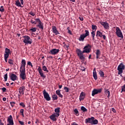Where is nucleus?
Instances as JSON below:
<instances>
[{
	"label": "nucleus",
	"mask_w": 125,
	"mask_h": 125,
	"mask_svg": "<svg viewBox=\"0 0 125 125\" xmlns=\"http://www.w3.org/2000/svg\"><path fill=\"white\" fill-rule=\"evenodd\" d=\"M78 56L80 58L81 60H84L85 58L83 56V53H89L91 51V45L87 44L84 48L83 51L80 49L76 50Z\"/></svg>",
	"instance_id": "1"
},
{
	"label": "nucleus",
	"mask_w": 125,
	"mask_h": 125,
	"mask_svg": "<svg viewBox=\"0 0 125 125\" xmlns=\"http://www.w3.org/2000/svg\"><path fill=\"white\" fill-rule=\"evenodd\" d=\"M85 124H91V125H98V120L95 119L94 117H91V118H88L87 119L85 120Z\"/></svg>",
	"instance_id": "2"
},
{
	"label": "nucleus",
	"mask_w": 125,
	"mask_h": 125,
	"mask_svg": "<svg viewBox=\"0 0 125 125\" xmlns=\"http://www.w3.org/2000/svg\"><path fill=\"white\" fill-rule=\"evenodd\" d=\"M22 38H23L24 39L23 41L24 43H25L26 44H32V43L33 42V40L29 36H23Z\"/></svg>",
	"instance_id": "3"
},
{
	"label": "nucleus",
	"mask_w": 125,
	"mask_h": 125,
	"mask_svg": "<svg viewBox=\"0 0 125 125\" xmlns=\"http://www.w3.org/2000/svg\"><path fill=\"white\" fill-rule=\"evenodd\" d=\"M117 70L118 71V75L123 74L124 70H125V65L123 63H120L118 66Z\"/></svg>",
	"instance_id": "4"
},
{
	"label": "nucleus",
	"mask_w": 125,
	"mask_h": 125,
	"mask_svg": "<svg viewBox=\"0 0 125 125\" xmlns=\"http://www.w3.org/2000/svg\"><path fill=\"white\" fill-rule=\"evenodd\" d=\"M116 34L118 38H121V39H124V35H123V32L122 30L119 27H116Z\"/></svg>",
	"instance_id": "5"
},
{
	"label": "nucleus",
	"mask_w": 125,
	"mask_h": 125,
	"mask_svg": "<svg viewBox=\"0 0 125 125\" xmlns=\"http://www.w3.org/2000/svg\"><path fill=\"white\" fill-rule=\"evenodd\" d=\"M43 95L44 96V98L45 99L46 101H50V100H51V98H50L49 94L46 92L45 90H44L43 91Z\"/></svg>",
	"instance_id": "6"
},
{
	"label": "nucleus",
	"mask_w": 125,
	"mask_h": 125,
	"mask_svg": "<svg viewBox=\"0 0 125 125\" xmlns=\"http://www.w3.org/2000/svg\"><path fill=\"white\" fill-rule=\"evenodd\" d=\"M102 90V88L94 89L92 91V96H95L96 94H98V93H101Z\"/></svg>",
	"instance_id": "7"
},
{
	"label": "nucleus",
	"mask_w": 125,
	"mask_h": 125,
	"mask_svg": "<svg viewBox=\"0 0 125 125\" xmlns=\"http://www.w3.org/2000/svg\"><path fill=\"white\" fill-rule=\"evenodd\" d=\"M101 25L103 26V27L106 30H108L109 29V23L107 22V21L104 22V21H101L100 22Z\"/></svg>",
	"instance_id": "8"
},
{
	"label": "nucleus",
	"mask_w": 125,
	"mask_h": 125,
	"mask_svg": "<svg viewBox=\"0 0 125 125\" xmlns=\"http://www.w3.org/2000/svg\"><path fill=\"white\" fill-rule=\"evenodd\" d=\"M37 22L38 24L37 25V27H39V29H41L42 31H43V23L41 21V20H38Z\"/></svg>",
	"instance_id": "9"
},
{
	"label": "nucleus",
	"mask_w": 125,
	"mask_h": 125,
	"mask_svg": "<svg viewBox=\"0 0 125 125\" xmlns=\"http://www.w3.org/2000/svg\"><path fill=\"white\" fill-rule=\"evenodd\" d=\"M38 71H39V73L41 77H42L43 79H45L46 76L43 74V71H42V67H41V66L39 67V68L38 69Z\"/></svg>",
	"instance_id": "10"
},
{
	"label": "nucleus",
	"mask_w": 125,
	"mask_h": 125,
	"mask_svg": "<svg viewBox=\"0 0 125 125\" xmlns=\"http://www.w3.org/2000/svg\"><path fill=\"white\" fill-rule=\"evenodd\" d=\"M58 117L59 116H57V115L55 114V113H54L52 115L50 116L49 118L52 121H53V122H56L57 121V118H58Z\"/></svg>",
	"instance_id": "11"
},
{
	"label": "nucleus",
	"mask_w": 125,
	"mask_h": 125,
	"mask_svg": "<svg viewBox=\"0 0 125 125\" xmlns=\"http://www.w3.org/2000/svg\"><path fill=\"white\" fill-rule=\"evenodd\" d=\"M57 53H59V49H53L49 52V54H52V55H55Z\"/></svg>",
	"instance_id": "12"
},
{
	"label": "nucleus",
	"mask_w": 125,
	"mask_h": 125,
	"mask_svg": "<svg viewBox=\"0 0 125 125\" xmlns=\"http://www.w3.org/2000/svg\"><path fill=\"white\" fill-rule=\"evenodd\" d=\"M20 78L21 79L22 81L27 79V75H26V72H22L20 74Z\"/></svg>",
	"instance_id": "13"
},
{
	"label": "nucleus",
	"mask_w": 125,
	"mask_h": 125,
	"mask_svg": "<svg viewBox=\"0 0 125 125\" xmlns=\"http://www.w3.org/2000/svg\"><path fill=\"white\" fill-rule=\"evenodd\" d=\"M9 54H11L10 49L7 48H5V54L4 55V57H9Z\"/></svg>",
	"instance_id": "14"
},
{
	"label": "nucleus",
	"mask_w": 125,
	"mask_h": 125,
	"mask_svg": "<svg viewBox=\"0 0 125 125\" xmlns=\"http://www.w3.org/2000/svg\"><path fill=\"white\" fill-rule=\"evenodd\" d=\"M10 78L11 80V81H17V80H18V78L17 77V76L16 75L11 73V75H10Z\"/></svg>",
	"instance_id": "15"
},
{
	"label": "nucleus",
	"mask_w": 125,
	"mask_h": 125,
	"mask_svg": "<svg viewBox=\"0 0 125 125\" xmlns=\"http://www.w3.org/2000/svg\"><path fill=\"white\" fill-rule=\"evenodd\" d=\"M7 122L10 124V125H14V123L13 122V118L12 115H10L8 118Z\"/></svg>",
	"instance_id": "16"
},
{
	"label": "nucleus",
	"mask_w": 125,
	"mask_h": 125,
	"mask_svg": "<svg viewBox=\"0 0 125 125\" xmlns=\"http://www.w3.org/2000/svg\"><path fill=\"white\" fill-rule=\"evenodd\" d=\"M52 32L53 34H55V35H59V32L58 30H57V28H56V26H52Z\"/></svg>",
	"instance_id": "17"
},
{
	"label": "nucleus",
	"mask_w": 125,
	"mask_h": 125,
	"mask_svg": "<svg viewBox=\"0 0 125 125\" xmlns=\"http://www.w3.org/2000/svg\"><path fill=\"white\" fill-rule=\"evenodd\" d=\"M24 91H25V86H22L20 87L19 89V92L20 94H24Z\"/></svg>",
	"instance_id": "18"
},
{
	"label": "nucleus",
	"mask_w": 125,
	"mask_h": 125,
	"mask_svg": "<svg viewBox=\"0 0 125 125\" xmlns=\"http://www.w3.org/2000/svg\"><path fill=\"white\" fill-rule=\"evenodd\" d=\"M55 114L57 116H60V107H57L55 109Z\"/></svg>",
	"instance_id": "19"
},
{
	"label": "nucleus",
	"mask_w": 125,
	"mask_h": 125,
	"mask_svg": "<svg viewBox=\"0 0 125 125\" xmlns=\"http://www.w3.org/2000/svg\"><path fill=\"white\" fill-rule=\"evenodd\" d=\"M93 77L95 81L97 80V73H96V69L94 68L93 72Z\"/></svg>",
	"instance_id": "20"
},
{
	"label": "nucleus",
	"mask_w": 125,
	"mask_h": 125,
	"mask_svg": "<svg viewBox=\"0 0 125 125\" xmlns=\"http://www.w3.org/2000/svg\"><path fill=\"white\" fill-rule=\"evenodd\" d=\"M96 59H100V55H101V53H100V50L97 49L96 50Z\"/></svg>",
	"instance_id": "21"
},
{
	"label": "nucleus",
	"mask_w": 125,
	"mask_h": 125,
	"mask_svg": "<svg viewBox=\"0 0 125 125\" xmlns=\"http://www.w3.org/2000/svg\"><path fill=\"white\" fill-rule=\"evenodd\" d=\"M84 99V93L82 92L80 95L79 100L80 101H82V100H83Z\"/></svg>",
	"instance_id": "22"
},
{
	"label": "nucleus",
	"mask_w": 125,
	"mask_h": 125,
	"mask_svg": "<svg viewBox=\"0 0 125 125\" xmlns=\"http://www.w3.org/2000/svg\"><path fill=\"white\" fill-rule=\"evenodd\" d=\"M85 38L86 37L83 34H81L79 38V41H80V42H83Z\"/></svg>",
	"instance_id": "23"
},
{
	"label": "nucleus",
	"mask_w": 125,
	"mask_h": 125,
	"mask_svg": "<svg viewBox=\"0 0 125 125\" xmlns=\"http://www.w3.org/2000/svg\"><path fill=\"white\" fill-rule=\"evenodd\" d=\"M39 20H40L39 18L35 19L34 20H31V21H30V23H31V24H34V25H36V24L38 23V21H39Z\"/></svg>",
	"instance_id": "24"
},
{
	"label": "nucleus",
	"mask_w": 125,
	"mask_h": 125,
	"mask_svg": "<svg viewBox=\"0 0 125 125\" xmlns=\"http://www.w3.org/2000/svg\"><path fill=\"white\" fill-rule=\"evenodd\" d=\"M25 68V66H21L20 67V73H26V69Z\"/></svg>",
	"instance_id": "25"
},
{
	"label": "nucleus",
	"mask_w": 125,
	"mask_h": 125,
	"mask_svg": "<svg viewBox=\"0 0 125 125\" xmlns=\"http://www.w3.org/2000/svg\"><path fill=\"white\" fill-rule=\"evenodd\" d=\"M60 91H61L60 90H57L56 91V94H57V95H58L59 97H60L61 98H63V95L61 94Z\"/></svg>",
	"instance_id": "26"
},
{
	"label": "nucleus",
	"mask_w": 125,
	"mask_h": 125,
	"mask_svg": "<svg viewBox=\"0 0 125 125\" xmlns=\"http://www.w3.org/2000/svg\"><path fill=\"white\" fill-rule=\"evenodd\" d=\"M15 4H16L17 6H19L20 7H24V6L21 5V3H20V1H19V0H17Z\"/></svg>",
	"instance_id": "27"
},
{
	"label": "nucleus",
	"mask_w": 125,
	"mask_h": 125,
	"mask_svg": "<svg viewBox=\"0 0 125 125\" xmlns=\"http://www.w3.org/2000/svg\"><path fill=\"white\" fill-rule=\"evenodd\" d=\"M103 36V34L102 32L99 31H98L97 32L96 37H100V38H102Z\"/></svg>",
	"instance_id": "28"
},
{
	"label": "nucleus",
	"mask_w": 125,
	"mask_h": 125,
	"mask_svg": "<svg viewBox=\"0 0 125 125\" xmlns=\"http://www.w3.org/2000/svg\"><path fill=\"white\" fill-rule=\"evenodd\" d=\"M22 67H26V60H22L21 66Z\"/></svg>",
	"instance_id": "29"
},
{
	"label": "nucleus",
	"mask_w": 125,
	"mask_h": 125,
	"mask_svg": "<svg viewBox=\"0 0 125 125\" xmlns=\"http://www.w3.org/2000/svg\"><path fill=\"white\" fill-rule=\"evenodd\" d=\"M42 70L44 71V72H46V73H48V72H49V71H48V70L47 69V67H46V66L45 65H43L42 67Z\"/></svg>",
	"instance_id": "30"
},
{
	"label": "nucleus",
	"mask_w": 125,
	"mask_h": 125,
	"mask_svg": "<svg viewBox=\"0 0 125 125\" xmlns=\"http://www.w3.org/2000/svg\"><path fill=\"white\" fill-rule=\"evenodd\" d=\"M99 74L100 77H101V78H104V72H103L101 70H100L99 71Z\"/></svg>",
	"instance_id": "31"
},
{
	"label": "nucleus",
	"mask_w": 125,
	"mask_h": 125,
	"mask_svg": "<svg viewBox=\"0 0 125 125\" xmlns=\"http://www.w3.org/2000/svg\"><path fill=\"white\" fill-rule=\"evenodd\" d=\"M52 98H53V100H57V99H58V96H57L56 94H54V95H52Z\"/></svg>",
	"instance_id": "32"
},
{
	"label": "nucleus",
	"mask_w": 125,
	"mask_h": 125,
	"mask_svg": "<svg viewBox=\"0 0 125 125\" xmlns=\"http://www.w3.org/2000/svg\"><path fill=\"white\" fill-rule=\"evenodd\" d=\"M83 35L86 38V37H88L89 36V31L88 30H85V34H83Z\"/></svg>",
	"instance_id": "33"
},
{
	"label": "nucleus",
	"mask_w": 125,
	"mask_h": 125,
	"mask_svg": "<svg viewBox=\"0 0 125 125\" xmlns=\"http://www.w3.org/2000/svg\"><path fill=\"white\" fill-rule=\"evenodd\" d=\"M104 93L105 94H106V95H107V97L108 98H109L110 97V91L108 90H106L104 91Z\"/></svg>",
	"instance_id": "34"
},
{
	"label": "nucleus",
	"mask_w": 125,
	"mask_h": 125,
	"mask_svg": "<svg viewBox=\"0 0 125 125\" xmlns=\"http://www.w3.org/2000/svg\"><path fill=\"white\" fill-rule=\"evenodd\" d=\"M82 111H83V112L84 113L85 112H87V109L84 107V106H82L81 108Z\"/></svg>",
	"instance_id": "35"
},
{
	"label": "nucleus",
	"mask_w": 125,
	"mask_h": 125,
	"mask_svg": "<svg viewBox=\"0 0 125 125\" xmlns=\"http://www.w3.org/2000/svg\"><path fill=\"white\" fill-rule=\"evenodd\" d=\"M74 112L76 116H79L80 115V113H79V110H78L77 109H75Z\"/></svg>",
	"instance_id": "36"
},
{
	"label": "nucleus",
	"mask_w": 125,
	"mask_h": 125,
	"mask_svg": "<svg viewBox=\"0 0 125 125\" xmlns=\"http://www.w3.org/2000/svg\"><path fill=\"white\" fill-rule=\"evenodd\" d=\"M30 31H31L32 32H36L37 31V28L34 27V28H31L30 29Z\"/></svg>",
	"instance_id": "37"
},
{
	"label": "nucleus",
	"mask_w": 125,
	"mask_h": 125,
	"mask_svg": "<svg viewBox=\"0 0 125 125\" xmlns=\"http://www.w3.org/2000/svg\"><path fill=\"white\" fill-rule=\"evenodd\" d=\"M63 89L65 90V92H68L69 90H70V88H68V87L64 86Z\"/></svg>",
	"instance_id": "38"
},
{
	"label": "nucleus",
	"mask_w": 125,
	"mask_h": 125,
	"mask_svg": "<svg viewBox=\"0 0 125 125\" xmlns=\"http://www.w3.org/2000/svg\"><path fill=\"white\" fill-rule=\"evenodd\" d=\"M10 104L12 107H14V106L15 105V104H16V103L14 102H11L10 103Z\"/></svg>",
	"instance_id": "39"
},
{
	"label": "nucleus",
	"mask_w": 125,
	"mask_h": 125,
	"mask_svg": "<svg viewBox=\"0 0 125 125\" xmlns=\"http://www.w3.org/2000/svg\"><path fill=\"white\" fill-rule=\"evenodd\" d=\"M7 76H8L7 73H6L4 76V79L5 80V82L7 81V78H8Z\"/></svg>",
	"instance_id": "40"
},
{
	"label": "nucleus",
	"mask_w": 125,
	"mask_h": 125,
	"mask_svg": "<svg viewBox=\"0 0 125 125\" xmlns=\"http://www.w3.org/2000/svg\"><path fill=\"white\" fill-rule=\"evenodd\" d=\"M96 29H97V26L92 24V30H96Z\"/></svg>",
	"instance_id": "41"
},
{
	"label": "nucleus",
	"mask_w": 125,
	"mask_h": 125,
	"mask_svg": "<svg viewBox=\"0 0 125 125\" xmlns=\"http://www.w3.org/2000/svg\"><path fill=\"white\" fill-rule=\"evenodd\" d=\"M20 113H21L22 116L23 117V118H24V109H21L20 110Z\"/></svg>",
	"instance_id": "42"
},
{
	"label": "nucleus",
	"mask_w": 125,
	"mask_h": 125,
	"mask_svg": "<svg viewBox=\"0 0 125 125\" xmlns=\"http://www.w3.org/2000/svg\"><path fill=\"white\" fill-rule=\"evenodd\" d=\"M8 63L11 65H13V61L11 59H9L8 61Z\"/></svg>",
	"instance_id": "43"
},
{
	"label": "nucleus",
	"mask_w": 125,
	"mask_h": 125,
	"mask_svg": "<svg viewBox=\"0 0 125 125\" xmlns=\"http://www.w3.org/2000/svg\"><path fill=\"white\" fill-rule=\"evenodd\" d=\"M122 91L121 92H123V91L125 92V84H124L123 86H122Z\"/></svg>",
	"instance_id": "44"
},
{
	"label": "nucleus",
	"mask_w": 125,
	"mask_h": 125,
	"mask_svg": "<svg viewBox=\"0 0 125 125\" xmlns=\"http://www.w3.org/2000/svg\"><path fill=\"white\" fill-rule=\"evenodd\" d=\"M0 11L1 12H3L4 11V8H3V6H1L0 8Z\"/></svg>",
	"instance_id": "45"
},
{
	"label": "nucleus",
	"mask_w": 125,
	"mask_h": 125,
	"mask_svg": "<svg viewBox=\"0 0 125 125\" xmlns=\"http://www.w3.org/2000/svg\"><path fill=\"white\" fill-rule=\"evenodd\" d=\"M20 106H21L22 107H23V108H25V107H26V105H25V104H24V103H21L20 104Z\"/></svg>",
	"instance_id": "46"
},
{
	"label": "nucleus",
	"mask_w": 125,
	"mask_h": 125,
	"mask_svg": "<svg viewBox=\"0 0 125 125\" xmlns=\"http://www.w3.org/2000/svg\"><path fill=\"white\" fill-rule=\"evenodd\" d=\"M81 70H82V72H85V69L86 68H84L83 66H81Z\"/></svg>",
	"instance_id": "47"
},
{
	"label": "nucleus",
	"mask_w": 125,
	"mask_h": 125,
	"mask_svg": "<svg viewBox=\"0 0 125 125\" xmlns=\"http://www.w3.org/2000/svg\"><path fill=\"white\" fill-rule=\"evenodd\" d=\"M92 37H95V32L94 31H92L91 32Z\"/></svg>",
	"instance_id": "48"
},
{
	"label": "nucleus",
	"mask_w": 125,
	"mask_h": 125,
	"mask_svg": "<svg viewBox=\"0 0 125 125\" xmlns=\"http://www.w3.org/2000/svg\"><path fill=\"white\" fill-rule=\"evenodd\" d=\"M29 14H30V15H32V16H35V13H33V12H30L29 13Z\"/></svg>",
	"instance_id": "49"
},
{
	"label": "nucleus",
	"mask_w": 125,
	"mask_h": 125,
	"mask_svg": "<svg viewBox=\"0 0 125 125\" xmlns=\"http://www.w3.org/2000/svg\"><path fill=\"white\" fill-rule=\"evenodd\" d=\"M2 90L3 92H5V91H6V88H5V87L2 88Z\"/></svg>",
	"instance_id": "50"
},
{
	"label": "nucleus",
	"mask_w": 125,
	"mask_h": 125,
	"mask_svg": "<svg viewBox=\"0 0 125 125\" xmlns=\"http://www.w3.org/2000/svg\"><path fill=\"white\" fill-rule=\"evenodd\" d=\"M19 124H20V125H24V122L21 121H19Z\"/></svg>",
	"instance_id": "51"
},
{
	"label": "nucleus",
	"mask_w": 125,
	"mask_h": 125,
	"mask_svg": "<svg viewBox=\"0 0 125 125\" xmlns=\"http://www.w3.org/2000/svg\"><path fill=\"white\" fill-rule=\"evenodd\" d=\"M9 57H4V60L5 62H7V59Z\"/></svg>",
	"instance_id": "52"
},
{
	"label": "nucleus",
	"mask_w": 125,
	"mask_h": 125,
	"mask_svg": "<svg viewBox=\"0 0 125 125\" xmlns=\"http://www.w3.org/2000/svg\"><path fill=\"white\" fill-rule=\"evenodd\" d=\"M0 125H4V124L2 123V121L0 119Z\"/></svg>",
	"instance_id": "53"
},
{
	"label": "nucleus",
	"mask_w": 125,
	"mask_h": 125,
	"mask_svg": "<svg viewBox=\"0 0 125 125\" xmlns=\"http://www.w3.org/2000/svg\"><path fill=\"white\" fill-rule=\"evenodd\" d=\"M112 112H113V113H116V112H117V111L116 110V109H115L114 108H112Z\"/></svg>",
	"instance_id": "54"
},
{
	"label": "nucleus",
	"mask_w": 125,
	"mask_h": 125,
	"mask_svg": "<svg viewBox=\"0 0 125 125\" xmlns=\"http://www.w3.org/2000/svg\"><path fill=\"white\" fill-rule=\"evenodd\" d=\"M79 19L81 21H83V18L81 17H79Z\"/></svg>",
	"instance_id": "55"
},
{
	"label": "nucleus",
	"mask_w": 125,
	"mask_h": 125,
	"mask_svg": "<svg viewBox=\"0 0 125 125\" xmlns=\"http://www.w3.org/2000/svg\"><path fill=\"white\" fill-rule=\"evenodd\" d=\"M21 4H24V0H20Z\"/></svg>",
	"instance_id": "56"
},
{
	"label": "nucleus",
	"mask_w": 125,
	"mask_h": 125,
	"mask_svg": "<svg viewBox=\"0 0 125 125\" xmlns=\"http://www.w3.org/2000/svg\"><path fill=\"white\" fill-rule=\"evenodd\" d=\"M27 64H28L29 66H30V65L32 64V62H28Z\"/></svg>",
	"instance_id": "57"
},
{
	"label": "nucleus",
	"mask_w": 125,
	"mask_h": 125,
	"mask_svg": "<svg viewBox=\"0 0 125 125\" xmlns=\"http://www.w3.org/2000/svg\"><path fill=\"white\" fill-rule=\"evenodd\" d=\"M68 34H70V35H72V32H71L70 30H68Z\"/></svg>",
	"instance_id": "58"
},
{
	"label": "nucleus",
	"mask_w": 125,
	"mask_h": 125,
	"mask_svg": "<svg viewBox=\"0 0 125 125\" xmlns=\"http://www.w3.org/2000/svg\"><path fill=\"white\" fill-rule=\"evenodd\" d=\"M2 100H3V101H6V98H5V97L3 98Z\"/></svg>",
	"instance_id": "59"
},
{
	"label": "nucleus",
	"mask_w": 125,
	"mask_h": 125,
	"mask_svg": "<svg viewBox=\"0 0 125 125\" xmlns=\"http://www.w3.org/2000/svg\"><path fill=\"white\" fill-rule=\"evenodd\" d=\"M103 38L104 40H106V36L103 35Z\"/></svg>",
	"instance_id": "60"
},
{
	"label": "nucleus",
	"mask_w": 125,
	"mask_h": 125,
	"mask_svg": "<svg viewBox=\"0 0 125 125\" xmlns=\"http://www.w3.org/2000/svg\"><path fill=\"white\" fill-rule=\"evenodd\" d=\"M48 57V58H51V59H52V58H53V57H52V56H49V57L48 56L47 57Z\"/></svg>",
	"instance_id": "61"
},
{
	"label": "nucleus",
	"mask_w": 125,
	"mask_h": 125,
	"mask_svg": "<svg viewBox=\"0 0 125 125\" xmlns=\"http://www.w3.org/2000/svg\"><path fill=\"white\" fill-rule=\"evenodd\" d=\"M62 85H59V88H60V89H61V88H62Z\"/></svg>",
	"instance_id": "62"
},
{
	"label": "nucleus",
	"mask_w": 125,
	"mask_h": 125,
	"mask_svg": "<svg viewBox=\"0 0 125 125\" xmlns=\"http://www.w3.org/2000/svg\"><path fill=\"white\" fill-rule=\"evenodd\" d=\"M39 123V120L37 119L35 122V124H38Z\"/></svg>",
	"instance_id": "63"
},
{
	"label": "nucleus",
	"mask_w": 125,
	"mask_h": 125,
	"mask_svg": "<svg viewBox=\"0 0 125 125\" xmlns=\"http://www.w3.org/2000/svg\"><path fill=\"white\" fill-rule=\"evenodd\" d=\"M6 85L7 86H9V83H6Z\"/></svg>",
	"instance_id": "64"
}]
</instances>
